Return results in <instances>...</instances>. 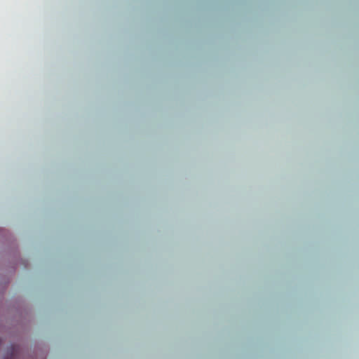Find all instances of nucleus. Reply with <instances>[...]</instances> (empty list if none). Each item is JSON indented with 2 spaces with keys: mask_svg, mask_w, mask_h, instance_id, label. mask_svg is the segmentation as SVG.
I'll return each instance as SVG.
<instances>
[{
  "mask_svg": "<svg viewBox=\"0 0 359 359\" xmlns=\"http://www.w3.org/2000/svg\"><path fill=\"white\" fill-rule=\"evenodd\" d=\"M22 351L19 346L12 345L8 351L4 359H20Z\"/></svg>",
  "mask_w": 359,
  "mask_h": 359,
  "instance_id": "1",
  "label": "nucleus"
}]
</instances>
